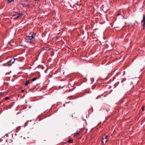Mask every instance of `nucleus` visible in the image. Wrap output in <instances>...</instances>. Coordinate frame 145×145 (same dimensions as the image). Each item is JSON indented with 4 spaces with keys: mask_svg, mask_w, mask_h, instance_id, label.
<instances>
[{
    "mask_svg": "<svg viewBox=\"0 0 145 145\" xmlns=\"http://www.w3.org/2000/svg\"><path fill=\"white\" fill-rule=\"evenodd\" d=\"M35 36V34L33 33L31 36H28L26 37L25 40L27 42H30V40L33 39Z\"/></svg>",
    "mask_w": 145,
    "mask_h": 145,
    "instance_id": "obj_1",
    "label": "nucleus"
},
{
    "mask_svg": "<svg viewBox=\"0 0 145 145\" xmlns=\"http://www.w3.org/2000/svg\"><path fill=\"white\" fill-rule=\"evenodd\" d=\"M107 141V136L104 135L102 138V142L103 144L105 145Z\"/></svg>",
    "mask_w": 145,
    "mask_h": 145,
    "instance_id": "obj_2",
    "label": "nucleus"
},
{
    "mask_svg": "<svg viewBox=\"0 0 145 145\" xmlns=\"http://www.w3.org/2000/svg\"><path fill=\"white\" fill-rule=\"evenodd\" d=\"M15 59H12L10 60L8 62V64L9 66H10L12 64L15 62Z\"/></svg>",
    "mask_w": 145,
    "mask_h": 145,
    "instance_id": "obj_3",
    "label": "nucleus"
},
{
    "mask_svg": "<svg viewBox=\"0 0 145 145\" xmlns=\"http://www.w3.org/2000/svg\"><path fill=\"white\" fill-rule=\"evenodd\" d=\"M141 24L142 25L144 26L145 24V15L144 14L143 15V18L141 21Z\"/></svg>",
    "mask_w": 145,
    "mask_h": 145,
    "instance_id": "obj_4",
    "label": "nucleus"
},
{
    "mask_svg": "<svg viewBox=\"0 0 145 145\" xmlns=\"http://www.w3.org/2000/svg\"><path fill=\"white\" fill-rule=\"evenodd\" d=\"M81 131V129H78L76 133H75L74 134V136H75L76 135H78L80 134V132Z\"/></svg>",
    "mask_w": 145,
    "mask_h": 145,
    "instance_id": "obj_5",
    "label": "nucleus"
},
{
    "mask_svg": "<svg viewBox=\"0 0 145 145\" xmlns=\"http://www.w3.org/2000/svg\"><path fill=\"white\" fill-rule=\"evenodd\" d=\"M6 142H9L10 144H9L8 145H11V144H12V141H11V140H6Z\"/></svg>",
    "mask_w": 145,
    "mask_h": 145,
    "instance_id": "obj_6",
    "label": "nucleus"
},
{
    "mask_svg": "<svg viewBox=\"0 0 145 145\" xmlns=\"http://www.w3.org/2000/svg\"><path fill=\"white\" fill-rule=\"evenodd\" d=\"M29 84V80H27L26 82L25 83V85L26 86H27Z\"/></svg>",
    "mask_w": 145,
    "mask_h": 145,
    "instance_id": "obj_7",
    "label": "nucleus"
},
{
    "mask_svg": "<svg viewBox=\"0 0 145 145\" xmlns=\"http://www.w3.org/2000/svg\"><path fill=\"white\" fill-rule=\"evenodd\" d=\"M18 18V14L16 15H14L13 16L14 18L17 19Z\"/></svg>",
    "mask_w": 145,
    "mask_h": 145,
    "instance_id": "obj_8",
    "label": "nucleus"
},
{
    "mask_svg": "<svg viewBox=\"0 0 145 145\" xmlns=\"http://www.w3.org/2000/svg\"><path fill=\"white\" fill-rule=\"evenodd\" d=\"M72 141L73 140H71V139H70L67 141V142L69 143H71L72 142Z\"/></svg>",
    "mask_w": 145,
    "mask_h": 145,
    "instance_id": "obj_9",
    "label": "nucleus"
},
{
    "mask_svg": "<svg viewBox=\"0 0 145 145\" xmlns=\"http://www.w3.org/2000/svg\"><path fill=\"white\" fill-rule=\"evenodd\" d=\"M16 56L14 57L13 59H15V61L16 63H17V61H18V58H16Z\"/></svg>",
    "mask_w": 145,
    "mask_h": 145,
    "instance_id": "obj_10",
    "label": "nucleus"
},
{
    "mask_svg": "<svg viewBox=\"0 0 145 145\" xmlns=\"http://www.w3.org/2000/svg\"><path fill=\"white\" fill-rule=\"evenodd\" d=\"M11 108V105H10L9 106H8L7 107V109H10V108Z\"/></svg>",
    "mask_w": 145,
    "mask_h": 145,
    "instance_id": "obj_11",
    "label": "nucleus"
},
{
    "mask_svg": "<svg viewBox=\"0 0 145 145\" xmlns=\"http://www.w3.org/2000/svg\"><path fill=\"white\" fill-rule=\"evenodd\" d=\"M37 79V78H33L32 79V81L33 82V81H35V80H36V79Z\"/></svg>",
    "mask_w": 145,
    "mask_h": 145,
    "instance_id": "obj_12",
    "label": "nucleus"
},
{
    "mask_svg": "<svg viewBox=\"0 0 145 145\" xmlns=\"http://www.w3.org/2000/svg\"><path fill=\"white\" fill-rule=\"evenodd\" d=\"M9 99V97H6L5 98V100H7L8 99Z\"/></svg>",
    "mask_w": 145,
    "mask_h": 145,
    "instance_id": "obj_13",
    "label": "nucleus"
},
{
    "mask_svg": "<svg viewBox=\"0 0 145 145\" xmlns=\"http://www.w3.org/2000/svg\"><path fill=\"white\" fill-rule=\"evenodd\" d=\"M13 0H8L7 1H8V2L10 3Z\"/></svg>",
    "mask_w": 145,
    "mask_h": 145,
    "instance_id": "obj_14",
    "label": "nucleus"
},
{
    "mask_svg": "<svg viewBox=\"0 0 145 145\" xmlns=\"http://www.w3.org/2000/svg\"><path fill=\"white\" fill-rule=\"evenodd\" d=\"M142 111H143L144 110V106H142Z\"/></svg>",
    "mask_w": 145,
    "mask_h": 145,
    "instance_id": "obj_15",
    "label": "nucleus"
},
{
    "mask_svg": "<svg viewBox=\"0 0 145 145\" xmlns=\"http://www.w3.org/2000/svg\"><path fill=\"white\" fill-rule=\"evenodd\" d=\"M22 15V14H19V17L21 16Z\"/></svg>",
    "mask_w": 145,
    "mask_h": 145,
    "instance_id": "obj_16",
    "label": "nucleus"
},
{
    "mask_svg": "<svg viewBox=\"0 0 145 145\" xmlns=\"http://www.w3.org/2000/svg\"><path fill=\"white\" fill-rule=\"evenodd\" d=\"M126 80V79H123L121 81L122 82H123L124 80Z\"/></svg>",
    "mask_w": 145,
    "mask_h": 145,
    "instance_id": "obj_17",
    "label": "nucleus"
},
{
    "mask_svg": "<svg viewBox=\"0 0 145 145\" xmlns=\"http://www.w3.org/2000/svg\"><path fill=\"white\" fill-rule=\"evenodd\" d=\"M24 91V90H21V92L23 93Z\"/></svg>",
    "mask_w": 145,
    "mask_h": 145,
    "instance_id": "obj_18",
    "label": "nucleus"
},
{
    "mask_svg": "<svg viewBox=\"0 0 145 145\" xmlns=\"http://www.w3.org/2000/svg\"><path fill=\"white\" fill-rule=\"evenodd\" d=\"M3 93H2V92H0V95H1Z\"/></svg>",
    "mask_w": 145,
    "mask_h": 145,
    "instance_id": "obj_19",
    "label": "nucleus"
},
{
    "mask_svg": "<svg viewBox=\"0 0 145 145\" xmlns=\"http://www.w3.org/2000/svg\"><path fill=\"white\" fill-rule=\"evenodd\" d=\"M120 15V14H117V15Z\"/></svg>",
    "mask_w": 145,
    "mask_h": 145,
    "instance_id": "obj_20",
    "label": "nucleus"
},
{
    "mask_svg": "<svg viewBox=\"0 0 145 145\" xmlns=\"http://www.w3.org/2000/svg\"><path fill=\"white\" fill-rule=\"evenodd\" d=\"M14 104V103H12V105H13V104Z\"/></svg>",
    "mask_w": 145,
    "mask_h": 145,
    "instance_id": "obj_21",
    "label": "nucleus"
},
{
    "mask_svg": "<svg viewBox=\"0 0 145 145\" xmlns=\"http://www.w3.org/2000/svg\"><path fill=\"white\" fill-rule=\"evenodd\" d=\"M76 4L77 5H79V4H78V3H77Z\"/></svg>",
    "mask_w": 145,
    "mask_h": 145,
    "instance_id": "obj_22",
    "label": "nucleus"
},
{
    "mask_svg": "<svg viewBox=\"0 0 145 145\" xmlns=\"http://www.w3.org/2000/svg\"><path fill=\"white\" fill-rule=\"evenodd\" d=\"M1 103H2V102H0V104Z\"/></svg>",
    "mask_w": 145,
    "mask_h": 145,
    "instance_id": "obj_23",
    "label": "nucleus"
},
{
    "mask_svg": "<svg viewBox=\"0 0 145 145\" xmlns=\"http://www.w3.org/2000/svg\"><path fill=\"white\" fill-rule=\"evenodd\" d=\"M125 72H124V73H123V75H124V74H125Z\"/></svg>",
    "mask_w": 145,
    "mask_h": 145,
    "instance_id": "obj_24",
    "label": "nucleus"
},
{
    "mask_svg": "<svg viewBox=\"0 0 145 145\" xmlns=\"http://www.w3.org/2000/svg\"><path fill=\"white\" fill-rule=\"evenodd\" d=\"M15 135H17V134H16V133H15Z\"/></svg>",
    "mask_w": 145,
    "mask_h": 145,
    "instance_id": "obj_25",
    "label": "nucleus"
}]
</instances>
